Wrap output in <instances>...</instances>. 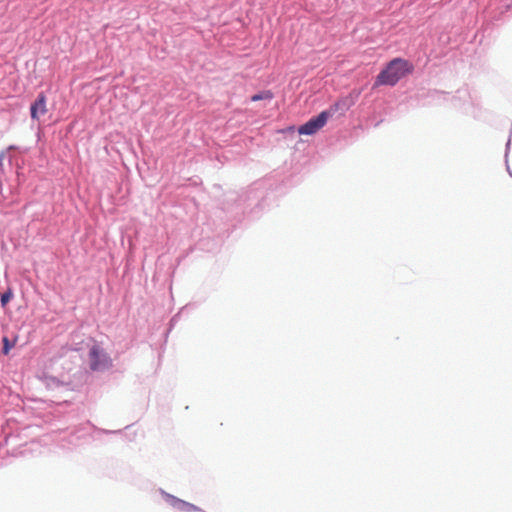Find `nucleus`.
Returning <instances> with one entry per match:
<instances>
[{
  "mask_svg": "<svg viewBox=\"0 0 512 512\" xmlns=\"http://www.w3.org/2000/svg\"><path fill=\"white\" fill-rule=\"evenodd\" d=\"M414 66L408 60L395 58L378 74L375 86L396 85L406 75L413 72Z\"/></svg>",
  "mask_w": 512,
  "mask_h": 512,
  "instance_id": "obj_1",
  "label": "nucleus"
},
{
  "mask_svg": "<svg viewBox=\"0 0 512 512\" xmlns=\"http://www.w3.org/2000/svg\"><path fill=\"white\" fill-rule=\"evenodd\" d=\"M329 118V112L322 111L316 117L311 118L305 124L298 128V132L301 135H313L320 130L327 122Z\"/></svg>",
  "mask_w": 512,
  "mask_h": 512,
  "instance_id": "obj_2",
  "label": "nucleus"
},
{
  "mask_svg": "<svg viewBox=\"0 0 512 512\" xmlns=\"http://www.w3.org/2000/svg\"><path fill=\"white\" fill-rule=\"evenodd\" d=\"M89 357L92 370H99L109 366L110 364L109 357L97 345H94L90 349Z\"/></svg>",
  "mask_w": 512,
  "mask_h": 512,
  "instance_id": "obj_3",
  "label": "nucleus"
},
{
  "mask_svg": "<svg viewBox=\"0 0 512 512\" xmlns=\"http://www.w3.org/2000/svg\"><path fill=\"white\" fill-rule=\"evenodd\" d=\"M47 113V99L44 93H40L37 99L31 104L30 114L32 120H39Z\"/></svg>",
  "mask_w": 512,
  "mask_h": 512,
  "instance_id": "obj_4",
  "label": "nucleus"
},
{
  "mask_svg": "<svg viewBox=\"0 0 512 512\" xmlns=\"http://www.w3.org/2000/svg\"><path fill=\"white\" fill-rule=\"evenodd\" d=\"M273 94L271 91H263L261 93L255 94L251 97V101L256 102L264 99H272Z\"/></svg>",
  "mask_w": 512,
  "mask_h": 512,
  "instance_id": "obj_5",
  "label": "nucleus"
},
{
  "mask_svg": "<svg viewBox=\"0 0 512 512\" xmlns=\"http://www.w3.org/2000/svg\"><path fill=\"white\" fill-rule=\"evenodd\" d=\"M3 354L7 355L10 351V349L15 345V341L13 343L9 342V339L7 337H3Z\"/></svg>",
  "mask_w": 512,
  "mask_h": 512,
  "instance_id": "obj_6",
  "label": "nucleus"
},
{
  "mask_svg": "<svg viewBox=\"0 0 512 512\" xmlns=\"http://www.w3.org/2000/svg\"><path fill=\"white\" fill-rule=\"evenodd\" d=\"M170 498H171L172 505L177 506L178 508H183V507L189 506L188 503H186L182 500H179L175 497L170 496Z\"/></svg>",
  "mask_w": 512,
  "mask_h": 512,
  "instance_id": "obj_7",
  "label": "nucleus"
},
{
  "mask_svg": "<svg viewBox=\"0 0 512 512\" xmlns=\"http://www.w3.org/2000/svg\"><path fill=\"white\" fill-rule=\"evenodd\" d=\"M11 298H12V293L11 292L4 293L1 296V304H2V306H5L10 301Z\"/></svg>",
  "mask_w": 512,
  "mask_h": 512,
  "instance_id": "obj_8",
  "label": "nucleus"
}]
</instances>
